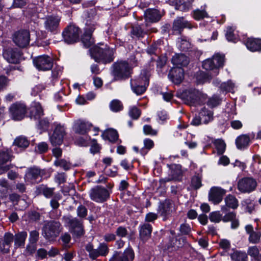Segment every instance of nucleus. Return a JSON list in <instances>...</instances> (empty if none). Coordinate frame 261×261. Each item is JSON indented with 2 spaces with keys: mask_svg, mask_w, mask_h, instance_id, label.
Masks as SVG:
<instances>
[{
  "mask_svg": "<svg viewBox=\"0 0 261 261\" xmlns=\"http://www.w3.org/2000/svg\"><path fill=\"white\" fill-rule=\"evenodd\" d=\"M83 17L85 27L82 42L85 47L88 48L94 43V39L92 37V34L97 25L96 23L97 19L95 10L91 9L89 11H85Z\"/></svg>",
  "mask_w": 261,
  "mask_h": 261,
  "instance_id": "1",
  "label": "nucleus"
},
{
  "mask_svg": "<svg viewBox=\"0 0 261 261\" xmlns=\"http://www.w3.org/2000/svg\"><path fill=\"white\" fill-rule=\"evenodd\" d=\"M103 47L95 45L89 49L91 57L95 61L104 64L110 63L114 60L113 48L102 45Z\"/></svg>",
  "mask_w": 261,
  "mask_h": 261,
  "instance_id": "2",
  "label": "nucleus"
},
{
  "mask_svg": "<svg viewBox=\"0 0 261 261\" xmlns=\"http://www.w3.org/2000/svg\"><path fill=\"white\" fill-rule=\"evenodd\" d=\"M224 62V56L216 54L212 58L205 60L202 63V67L206 70H211L210 74L215 76L219 74V68L223 66Z\"/></svg>",
  "mask_w": 261,
  "mask_h": 261,
  "instance_id": "3",
  "label": "nucleus"
},
{
  "mask_svg": "<svg viewBox=\"0 0 261 261\" xmlns=\"http://www.w3.org/2000/svg\"><path fill=\"white\" fill-rule=\"evenodd\" d=\"M61 224L57 221H49L42 228V235L48 241L55 240L61 232Z\"/></svg>",
  "mask_w": 261,
  "mask_h": 261,
  "instance_id": "4",
  "label": "nucleus"
},
{
  "mask_svg": "<svg viewBox=\"0 0 261 261\" xmlns=\"http://www.w3.org/2000/svg\"><path fill=\"white\" fill-rule=\"evenodd\" d=\"M112 74L114 81L122 80L129 77L130 75V68L125 61L115 63L112 65Z\"/></svg>",
  "mask_w": 261,
  "mask_h": 261,
  "instance_id": "5",
  "label": "nucleus"
},
{
  "mask_svg": "<svg viewBox=\"0 0 261 261\" xmlns=\"http://www.w3.org/2000/svg\"><path fill=\"white\" fill-rule=\"evenodd\" d=\"M64 222L73 236L81 237L84 234L83 221L71 216L64 217Z\"/></svg>",
  "mask_w": 261,
  "mask_h": 261,
  "instance_id": "6",
  "label": "nucleus"
},
{
  "mask_svg": "<svg viewBox=\"0 0 261 261\" xmlns=\"http://www.w3.org/2000/svg\"><path fill=\"white\" fill-rule=\"evenodd\" d=\"M201 96V92L193 88L187 89L181 94V98L184 102L189 106L199 105Z\"/></svg>",
  "mask_w": 261,
  "mask_h": 261,
  "instance_id": "7",
  "label": "nucleus"
},
{
  "mask_svg": "<svg viewBox=\"0 0 261 261\" xmlns=\"http://www.w3.org/2000/svg\"><path fill=\"white\" fill-rule=\"evenodd\" d=\"M89 195L92 200L97 203L104 202L110 197L108 190L100 186H96L91 189Z\"/></svg>",
  "mask_w": 261,
  "mask_h": 261,
  "instance_id": "8",
  "label": "nucleus"
},
{
  "mask_svg": "<svg viewBox=\"0 0 261 261\" xmlns=\"http://www.w3.org/2000/svg\"><path fill=\"white\" fill-rule=\"evenodd\" d=\"M13 158L11 149L7 148L0 149V174L6 172L12 167L10 163Z\"/></svg>",
  "mask_w": 261,
  "mask_h": 261,
  "instance_id": "9",
  "label": "nucleus"
},
{
  "mask_svg": "<svg viewBox=\"0 0 261 261\" xmlns=\"http://www.w3.org/2000/svg\"><path fill=\"white\" fill-rule=\"evenodd\" d=\"M33 61L35 67L39 71L49 70L53 66V59L47 55L39 56Z\"/></svg>",
  "mask_w": 261,
  "mask_h": 261,
  "instance_id": "10",
  "label": "nucleus"
},
{
  "mask_svg": "<svg viewBox=\"0 0 261 261\" xmlns=\"http://www.w3.org/2000/svg\"><path fill=\"white\" fill-rule=\"evenodd\" d=\"M86 250L89 252V257L92 259H95L99 256H105L109 251L108 245L104 243H100L97 249H94L93 245L88 243L86 246Z\"/></svg>",
  "mask_w": 261,
  "mask_h": 261,
  "instance_id": "11",
  "label": "nucleus"
},
{
  "mask_svg": "<svg viewBox=\"0 0 261 261\" xmlns=\"http://www.w3.org/2000/svg\"><path fill=\"white\" fill-rule=\"evenodd\" d=\"M12 118L14 120H21L25 117L27 112L26 106L21 102L13 103L9 108Z\"/></svg>",
  "mask_w": 261,
  "mask_h": 261,
  "instance_id": "12",
  "label": "nucleus"
},
{
  "mask_svg": "<svg viewBox=\"0 0 261 261\" xmlns=\"http://www.w3.org/2000/svg\"><path fill=\"white\" fill-rule=\"evenodd\" d=\"M80 29L74 25L68 26L62 33L64 41L72 44L77 41L80 34Z\"/></svg>",
  "mask_w": 261,
  "mask_h": 261,
  "instance_id": "13",
  "label": "nucleus"
},
{
  "mask_svg": "<svg viewBox=\"0 0 261 261\" xmlns=\"http://www.w3.org/2000/svg\"><path fill=\"white\" fill-rule=\"evenodd\" d=\"M61 18L58 15H51L45 18L44 25L46 30L53 34H57L59 30Z\"/></svg>",
  "mask_w": 261,
  "mask_h": 261,
  "instance_id": "14",
  "label": "nucleus"
},
{
  "mask_svg": "<svg viewBox=\"0 0 261 261\" xmlns=\"http://www.w3.org/2000/svg\"><path fill=\"white\" fill-rule=\"evenodd\" d=\"M30 34L27 30H20L16 32L13 36V41L19 47H27L30 43Z\"/></svg>",
  "mask_w": 261,
  "mask_h": 261,
  "instance_id": "15",
  "label": "nucleus"
},
{
  "mask_svg": "<svg viewBox=\"0 0 261 261\" xmlns=\"http://www.w3.org/2000/svg\"><path fill=\"white\" fill-rule=\"evenodd\" d=\"M257 186L256 180L252 177H244L240 179L238 184V189L243 193H250L254 191Z\"/></svg>",
  "mask_w": 261,
  "mask_h": 261,
  "instance_id": "16",
  "label": "nucleus"
},
{
  "mask_svg": "<svg viewBox=\"0 0 261 261\" xmlns=\"http://www.w3.org/2000/svg\"><path fill=\"white\" fill-rule=\"evenodd\" d=\"M134 258V252L132 248H128L122 253L115 251L109 261H133Z\"/></svg>",
  "mask_w": 261,
  "mask_h": 261,
  "instance_id": "17",
  "label": "nucleus"
},
{
  "mask_svg": "<svg viewBox=\"0 0 261 261\" xmlns=\"http://www.w3.org/2000/svg\"><path fill=\"white\" fill-rule=\"evenodd\" d=\"M65 135V129L64 126L58 124L53 134L49 137L51 144L54 146L61 145L63 141L64 137Z\"/></svg>",
  "mask_w": 261,
  "mask_h": 261,
  "instance_id": "18",
  "label": "nucleus"
},
{
  "mask_svg": "<svg viewBox=\"0 0 261 261\" xmlns=\"http://www.w3.org/2000/svg\"><path fill=\"white\" fill-rule=\"evenodd\" d=\"M226 191L218 187H212L208 193V200L214 204L219 203L223 199Z\"/></svg>",
  "mask_w": 261,
  "mask_h": 261,
  "instance_id": "19",
  "label": "nucleus"
},
{
  "mask_svg": "<svg viewBox=\"0 0 261 261\" xmlns=\"http://www.w3.org/2000/svg\"><path fill=\"white\" fill-rule=\"evenodd\" d=\"M24 179L26 182L30 183H37L42 179L41 170L37 167L29 168L27 170Z\"/></svg>",
  "mask_w": 261,
  "mask_h": 261,
  "instance_id": "20",
  "label": "nucleus"
},
{
  "mask_svg": "<svg viewBox=\"0 0 261 261\" xmlns=\"http://www.w3.org/2000/svg\"><path fill=\"white\" fill-rule=\"evenodd\" d=\"M4 58L9 63L16 64L20 59L21 55L16 48H9L4 49L3 53Z\"/></svg>",
  "mask_w": 261,
  "mask_h": 261,
  "instance_id": "21",
  "label": "nucleus"
},
{
  "mask_svg": "<svg viewBox=\"0 0 261 261\" xmlns=\"http://www.w3.org/2000/svg\"><path fill=\"white\" fill-rule=\"evenodd\" d=\"M91 127V123L85 120L79 119L74 121L73 129L76 134L85 135L90 129Z\"/></svg>",
  "mask_w": 261,
  "mask_h": 261,
  "instance_id": "22",
  "label": "nucleus"
},
{
  "mask_svg": "<svg viewBox=\"0 0 261 261\" xmlns=\"http://www.w3.org/2000/svg\"><path fill=\"white\" fill-rule=\"evenodd\" d=\"M44 115L43 109L38 102H34L31 107L29 117L35 121L40 119Z\"/></svg>",
  "mask_w": 261,
  "mask_h": 261,
  "instance_id": "23",
  "label": "nucleus"
},
{
  "mask_svg": "<svg viewBox=\"0 0 261 261\" xmlns=\"http://www.w3.org/2000/svg\"><path fill=\"white\" fill-rule=\"evenodd\" d=\"M169 78L175 84H180L184 77V70L181 67L173 68L168 74Z\"/></svg>",
  "mask_w": 261,
  "mask_h": 261,
  "instance_id": "24",
  "label": "nucleus"
},
{
  "mask_svg": "<svg viewBox=\"0 0 261 261\" xmlns=\"http://www.w3.org/2000/svg\"><path fill=\"white\" fill-rule=\"evenodd\" d=\"M170 4L175 6L181 11H187L191 9L194 0H168Z\"/></svg>",
  "mask_w": 261,
  "mask_h": 261,
  "instance_id": "25",
  "label": "nucleus"
},
{
  "mask_svg": "<svg viewBox=\"0 0 261 261\" xmlns=\"http://www.w3.org/2000/svg\"><path fill=\"white\" fill-rule=\"evenodd\" d=\"M245 230L249 235L248 240L250 243L257 244L259 242L261 233L258 229L254 230L251 225H247L245 226Z\"/></svg>",
  "mask_w": 261,
  "mask_h": 261,
  "instance_id": "26",
  "label": "nucleus"
},
{
  "mask_svg": "<svg viewBox=\"0 0 261 261\" xmlns=\"http://www.w3.org/2000/svg\"><path fill=\"white\" fill-rule=\"evenodd\" d=\"M169 177L165 178V182H168L172 180H179L181 175V172L180 169V166L177 165H172L169 166Z\"/></svg>",
  "mask_w": 261,
  "mask_h": 261,
  "instance_id": "27",
  "label": "nucleus"
},
{
  "mask_svg": "<svg viewBox=\"0 0 261 261\" xmlns=\"http://www.w3.org/2000/svg\"><path fill=\"white\" fill-rule=\"evenodd\" d=\"M145 19L146 22H156L161 18L159 11L155 9H148L144 12Z\"/></svg>",
  "mask_w": 261,
  "mask_h": 261,
  "instance_id": "28",
  "label": "nucleus"
},
{
  "mask_svg": "<svg viewBox=\"0 0 261 261\" xmlns=\"http://www.w3.org/2000/svg\"><path fill=\"white\" fill-rule=\"evenodd\" d=\"M149 71L146 69L143 70L140 75L133 80H131L130 83H136L139 85L145 86V87L147 88L149 85Z\"/></svg>",
  "mask_w": 261,
  "mask_h": 261,
  "instance_id": "29",
  "label": "nucleus"
},
{
  "mask_svg": "<svg viewBox=\"0 0 261 261\" xmlns=\"http://www.w3.org/2000/svg\"><path fill=\"white\" fill-rule=\"evenodd\" d=\"M185 28H192L191 23L185 20L184 17L177 18L173 22V30L180 33Z\"/></svg>",
  "mask_w": 261,
  "mask_h": 261,
  "instance_id": "30",
  "label": "nucleus"
},
{
  "mask_svg": "<svg viewBox=\"0 0 261 261\" xmlns=\"http://www.w3.org/2000/svg\"><path fill=\"white\" fill-rule=\"evenodd\" d=\"M226 205L222 206L221 210L224 213H226L228 211L227 207L232 209H236L238 206V201L233 195H229L225 198Z\"/></svg>",
  "mask_w": 261,
  "mask_h": 261,
  "instance_id": "31",
  "label": "nucleus"
},
{
  "mask_svg": "<svg viewBox=\"0 0 261 261\" xmlns=\"http://www.w3.org/2000/svg\"><path fill=\"white\" fill-rule=\"evenodd\" d=\"M172 205V202L170 200H166L160 203L158 211L162 216L166 218L170 214Z\"/></svg>",
  "mask_w": 261,
  "mask_h": 261,
  "instance_id": "32",
  "label": "nucleus"
},
{
  "mask_svg": "<svg viewBox=\"0 0 261 261\" xmlns=\"http://www.w3.org/2000/svg\"><path fill=\"white\" fill-rule=\"evenodd\" d=\"M189 62L188 58L183 54H176L172 58V63L175 66H186Z\"/></svg>",
  "mask_w": 261,
  "mask_h": 261,
  "instance_id": "33",
  "label": "nucleus"
},
{
  "mask_svg": "<svg viewBox=\"0 0 261 261\" xmlns=\"http://www.w3.org/2000/svg\"><path fill=\"white\" fill-rule=\"evenodd\" d=\"M246 46L251 51H260L261 50V39L253 38H248Z\"/></svg>",
  "mask_w": 261,
  "mask_h": 261,
  "instance_id": "34",
  "label": "nucleus"
},
{
  "mask_svg": "<svg viewBox=\"0 0 261 261\" xmlns=\"http://www.w3.org/2000/svg\"><path fill=\"white\" fill-rule=\"evenodd\" d=\"M246 254L250 256L251 261H261V252L256 246H249Z\"/></svg>",
  "mask_w": 261,
  "mask_h": 261,
  "instance_id": "35",
  "label": "nucleus"
},
{
  "mask_svg": "<svg viewBox=\"0 0 261 261\" xmlns=\"http://www.w3.org/2000/svg\"><path fill=\"white\" fill-rule=\"evenodd\" d=\"M213 76L211 74L202 71H199L195 74V78L198 84H202L210 82Z\"/></svg>",
  "mask_w": 261,
  "mask_h": 261,
  "instance_id": "36",
  "label": "nucleus"
},
{
  "mask_svg": "<svg viewBox=\"0 0 261 261\" xmlns=\"http://www.w3.org/2000/svg\"><path fill=\"white\" fill-rule=\"evenodd\" d=\"M250 138L247 135H242L236 139V144L239 149L246 148L249 144Z\"/></svg>",
  "mask_w": 261,
  "mask_h": 261,
  "instance_id": "37",
  "label": "nucleus"
},
{
  "mask_svg": "<svg viewBox=\"0 0 261 261\" xmlns=\"http://www.w3.org/2000/svg\"><path fill=\"white\" fill-rule=\"evenodd\" d=\"M199 115L203 124H206L213 119V113L212 111L203 108L200 111Z\"/></svg>",
  "mask_w": 261,
  "mask_h": 261,
  "instance_id": "38",
  "label": "nucleus"
},
{
  "mask_svg": "<svg viewBox=\"0 0 261 261\" xmlns=\"http://www.w3.org/2000/svg\"><path fill=\"white\" fill-rule=\"evenodd\" d=\"M13 240L14 236L12 233L7 232L4 234L3 240H1L3 245L4 253H8L9 252L10 248Z\"/></svg>",
  "mask_w": 261,
  "mask_h": 261,
  "instance_id": "39",
  "label": "nucleus"
},
{
  "mask_svg": "<svg viewBox=\"0 0 261 261\" xmlns=\"http://www.w3.org/2000/svg\"><path fill=\"white\" fill-rule=\"evenodd\" d=\"M27 236V232L24 231L19 232L16 234L15 238H14L15 247L17 248L24 246Z\"/></svg>",
  "mask_w": 261,
  "mask_h": 261,
  "instance_id": "40",
  "label": "nucleus"
},
{
  "mask_svg": "<svg viewBox=\"0 0 261 261\" xmlns=\"http://www.w3.org/2000/svg\"><path fill=\"white\" fill-rule=\"evenodd\" d=\"M152 226L151 225L145 223L140 226L139 234L142 240L147 239L151 234Z\"/></svg>",
  "mask_w": 261,
  "mask_h": 261,
  "instance_id": "41",
  "label": "nucleus"
},
{
  "mask_svg": "<svg viewBox=\"0 0 261 261\" xmlns=\"http://www.w3.org/2000/svg\"><path fill=\"white\" fill-rule=\"evenodd\" d=\"M102 137L104 139L108 140L110 142H115L118 139V134L116 130L111 128L104 132Z\"/></svg>",
  "mask_w": 261,
  "mask_h": 261,
  "instance_id": "42",
  "label": "nucleus"
},
{
  "mask_svg": "<svg viewBox=\"0 0 261 261\" xmlns=\"http://www.w3.org/2000/svg\"><path fill=\"white\" fill-rule=\"evenodd\" d=\"M231 261H248L247 254L245 252L236 251L230 254Z\"/></svg>",
  "mask_w": 261,
  "mask_h": 261,
  "instance_id": "43",
  "label": "nucleus"
},
{
  "mask_svg": "<svg viewBox=\"0 0 261 261\" xmlns=\"http://www.w3.org/2000/svg\"><path fill=\"white\" fill-rule=\"evenodd\" d=\"M14 144L20 148V151H21L28 147L29 142L25 137L20 136L15 139Z\"/></svg>",
  "mask_w": 261,
  "mask_h": 261,
  "instance_id": "44",
  "label": "nucleus"
},
{
  "mask_svg": "<svg viewBox=\"0 0 261 261\" xmlns=\"http://www.w3.org/2000/svg\"><path fill=\"white\" fill-rule=\"evenodd\" d=\"M235 29L232 27H228L227 28L225 36L228 41L236 42L239 39L238 34L234 33Z\"/></svg>",
  "mask_w": 261,
  "mask_h": 261,
  "instance_id": "45",
  "label": "nucleus"
},
{
  "mask_svg": "<svg viewBox=\"0 0 261 261\" xmlns=\"http://www.w3.org/2000/svg\"><path fill=\"white\" fill-rule=\"evenodd\" d=\"M234 87V84L231 81H228L227 82H224L220 85V89L223 92H233V90Z\"/></svg>",
  "mask_w": 261,
  "mask_h": 261,
  "instance_id": "46",
  "label": "nucleus"
},
{
  "mask_svg": "<svg viewBox=\"0 0 261 261\" xmlns=\"http://www.w3.org/2000/svg\"><path fill=\"white\" fill-rule=\"evenodd\" d=\"M144 147L141 149L140 152L142 155H145L148 151L154 146L153 141L150 139H145L143 141Z\"/></svg>",
  "mask_w": 261,
  "mask_h": 261,
  "instance_id": "47",
  "label": "nucleus"
},
{
  "mask_svg": "<svg viewBox=\"0 0 261 261\" xmlns=\"http://www.w3.org/2000/svg\"><path fill=\"white\" fill-rule=\"evenodd\" d=\"M214 144L219 154H222L225 150L226 144L224 141L222 139H217L215 140Z\"/></svg>",
  "mask_w": 261,
  "mask_h": 261,
  "instance_id": "48",
  "label": "nucleus"
},
{
  "mask_svg": "<svg viewBox=\"0 0 261 261\" xmlns=\"http://www.w3.org/2000/svg\"><path fill=\"white\" fill-rule=\"evenodd\" d=\"M26 217L29 222H36L40 219V214L35 211H31L26 214Z\"/></svg>",
  "mask_w": 261,
  "mask_h": 261,
  "instance_id": "49",
  "label": "nucleus"
},
{
  "mask_svg": "<svg viewBox=\"0 0 261 261\" xmlns=\"http://www.w3.org/2000/svg\"><path fill=\"white\" fill-rule=\"evenodd\" d=\"M130 86L133 92L138 95L142 94L146 90L145 86L139 85L136 83H130Z\"/></svg>",
  "mask_w": 261,
  "mask_h": 261,
  "instance_id": "50",
  "label": "nucleus"
},
{
  "mask_svg": "<svg viewBox=\"0 0 261 261\" xmlns=\"http://www.w3.org/2000/svg\"><path fill=\"white\" fill-rule=\"evenodd\" d=\"M177 46L178 48L183 51H187L190 48V42L185 39H178Z\"/></svg>",
  "mask_w": 261,
  "mask_h": 261,
  "instance_id": "51",
  "label": "nucleus"
},
{
  "mask_svg": "<svg viewBox=\"0 0 261 261\" xmlns=\"http://www.w3.org/2000/svg\"><path fill=\"white\" fill-rule=\"evenodd\" d=\"M36 121V125L38 128L42 130H46L49 126V121L46 118H41Z\"/></svg>",
  "mask_w": 261,
  "mask_h": 261,
  "instance_id": "52",
  "label": "nucleus"
},
{
  "mask_svg": "<svg viewBox=\"0 0 261 261\" xmlns=\"http://www.w3.org/2000/svg\"><path fill=\"white\" fill-rule=\"evenodd\" d=\"M110 108L111 111L117 112L122 110L123 106L120 101L114 99L110 103Z\"/></svg>",
  "mask_w": 261,
  "mask_h": 261,
  "instance_id": "53",
  "label": "nucleus"
},
{
  "mask_svg": "<svg viewBox=\"0 0 261 261\" xmlns=\"http://www.w3.org/2000/svg\"><path fill=\"white\" fill-rule=\"evenodd\" d=\"M131 33L136 37H143L145 34V31L142 29L140 25L133 26L132 28Z\"/></svg>",
  "mask_w": 261,
  "mask_h": 261,
  "instance_id": "54",
  "label": "nucleus"
},
{
  "mask_svg": "<svg viewBox=\"0 0 261 261\" xmlns=\"http://www.w3.org/2000/svg\"><path fill=\"white\" fill-rule=\"evenodd\" d=\"M209 219L212 222L219 223L222 220V215L220 211H215L210 213Z\"/></svg>",
  "mask_w": 261,
  "mask_h": 261,
  "instance_id": "55",
  "label": "nucleus"
},
{
  "mask_svg": "<svg viewBox=\"0 0 261 261\" xmlns=\"http://www.w3.org/2000/svg\"><path fill=\"white\" fill-rule=\"evenodd\" d=\"M221 102V98H220L218 96L214 95L212 97L209 98L207 102V105L211 108H214L219 105Z\"/></svg>",
  "mask_w": 261,
  "mask_h": 261,
  "instance_id": "56",
  "label": "nucleus"
},
{
  "mask_svg": "<svg viewBox=\"0 0 261 261\" xmlns=\"http://www.w3.org/2000/svg\"><path fill=\"white\" fill-rule=\"evenodd\" d=\"M54 165L57 167H60L65 170L70 168V163L64 159H56L54 162Z\"/></svg>",
  "mask_w": 261,
  "mask_h": 261,
  "instance_id": "57",
  "label": "nucleus"
},
{
  "mask_svg": "<svg viewBox=\"0 0 261 261\" xmlns=\"http://www.w3.org/2000/svg\"><path fill=\"white\" fill-rule=\"evenodd\" d=\"M128 114L134 119H137L141 115V111L135 106L130 107L129 109Z\"/></svg>",
  "mask_w": 261,
  "mask_h": 261,
  "instance_id": "58",
  "label": "nucleus"
},
{
  "mask_svg": "<svg viewBox=\"0 0 261 261\" xmlns=\"http://www.w3.org/2000/svg\"><path fill=\"white\" fill-rule=\"evenodd\" d=\"M206 17H207V14L204 9H197L193 11V17L197 20Z\"/></svg>",
  "mask_w": 261,
  "mask_h": 261,
  "instance_id": "59",
  "label": "nucleus"
},
{
  "mask_svg": "<svg viewBox=\"0 0 261 261\" xmlns=\"http://www.w3.org/2000/svg\"><path fill=\"white\" fill-rule=\"evenodd\" d=\"M191 184L195 189L200 188L202 186L201 177L198 175L194 176L191 180Z\"/></svg>",
  "mask_w": 261,
  "mask_h": 261,
  "instance_id": "60",
  "label": "nucleus"
},
{
  "mask_svg": "<svg viewBox=\"0 0 261 261\" xmlns=\"http://www.w3.org/2000/svg\"><path fill=\"white\" fill-rule=\"evenodd\" d=\"M9 183L8 180L5 178H1L0 179V187L4 188L3 191L2 192V194L1 197L4 196L7 194L8 191V189L9 188Z\"/></svg>",
  "mask_w": 261,
  "mask_h": 261,
  "instance_id": "61",
  "label": "nucleus"
},
{
  "mask_svg": "<svg viewBox=\"0 0 261 261\" xmlns=\"http://www.w3.org/2000/svg\"><path fill=\"white\" fill-rule=\"evenodd\" d=\"M39 232L36 230H33L30 232L29 242L31 243H36L39 239Z\"/></svg>",
  "mask_w": 261,
  "mask_h": 261,
  "instance_id": "62",
  "label": "nucleus"
},
{
  "mask_svg": "<svg viewBox=\"0 0 261 261\" xmlns=\"http://www.w3.org/2000/svg\"><path fill=\"white\" fill-rule=\"evenodd\" d=\"M77 216L80 218H84L87 215V210L83 205H80L77 208Z\"/></svg>",
  "mask_w": 261,
  "mask_h": 261,
  "instance_id": "63",
  "label": "nucleus"
},
{
  "mask_svg": "<svg viewBox=\"0 0 261 261\" xmlns=\"http://www.w3.org/2000/svg\"><path fill=\"white\" fill-rule=\"evenodd\" d=\"M146 52L149 55L157 54L158 52V45L154 43L149 46L146 49Z\"/></svg>",
  "mask_w": 261,
  "mask_h": 261,
  "instance_id": "64",
  "label": "nucleus"
}]
</instances>
